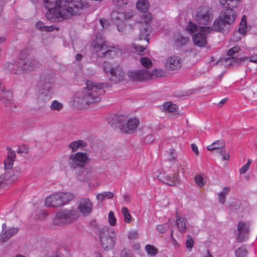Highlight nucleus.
Returning <instances> with one entry per match:
<instances>
[{
    "mask_svg": "<svg viewBox=\"0 0 257 257\" xmlns=\"http://www.w3.org/2000/svg\"><path fill=\"white\" fill-rule=\"evenodd\" d=\"M105 84L96 83L90 80L86 82V87L83 93L75 98L74 102L77 106L82 108L90 103L100 101L101 96L105 93Z\"/></svg>",
    "mask_w": 257,
    "mask_h": 257,
    "instance_id": "obj_1",
    "label": "nucleus"
},
{
    "mask_svg": "<svg viewBox=\"0 0 257 257\" xmlns=\"http://www.w3.org/2000/svg\"><path fill=\"white\" fill-rule=\"evenodd\" d=\"M65 4L62 7L57 22L70 19L73 17L81 15L84 9L88 7V4L83 0H65Z\"/></svg>",
    "mask_w": 257,
    "mask_h": 257,
    "instance_id": "obj_2",
    "label": "nucleus"
},
{
    "mask_svg": "<svg viewBox=\"0 0 257 257\" xmlns=\"http://www.w3.org/2000/svg\"><path fill=\"white\" fill-rule=\"evenodd\" d=\"M110 124L113 127H118L122 133L132 134L139 125V120L135 117L126 119L123 115H115L111 118Z\"/></svg>",
    "mask_w": 257,
    "mask_h": 257,
    "instance_id": "obj_3",
    "label": "nucleus"
},
{
    "mask_svg": "<svg viewBox=\"0 0 257 257\" xmlns=\"http://www.w3.org/2000/svg\"><path fill=\"white\" fill-rule=\"evenodd\" d=\"M236 16L234 11L222 12L218 18L214 22L212 27L211 28V31L222 33L227 32L229 26L235 21Z\"/></svg>",
    "mask_w": 257,
    "mask_h": 257,
    "instance_id": "obj_4",
    "label": "nucleus"
},
{
    "mask_svg": "<svg viewBox=\"0 0 257 257\" xmlns=\"http://www.w3.org/2000/svg\"><path fill=\"white\" fill-rule=\"evenodd\" d=\"M187 30L190 33H195L192 38L193 42L196 45L201 47L206 44V35L211 31L210 27H198L191 22L189 23Z\"/></svg>",
    "mask_w": 257,
    "mask_h": 257,
    "instance_id": "obj_5",
    "label": "nucleus"
},
{
    "mask_svg": "<svg viewBox=\"0 0 257 257\" xmlns=\"http://www.w3.org/2000/svg\"><path fill=\"white\" fill-rule=\"evenodd\" d=\"M99 235L102 247L106 250L112 249L116 241V233L114 229L109 226H104L100 228Z\"/></svg>",
    "mask_w": 257,
    "mask_h": 257,
    "instance_id": "obj_6",
    "label": "nucleus"
},
{
    "mask_svg": "<svg viewBox=\"0 0 257 257\" xmlns=\"http://www.w3.org/2000/svg\"><path fill=\"white\" fill-rule=\"evenodd\" d=\"M80 216L75 209H64L58 212L53 219V223L57 225L70 224L76 221Z\"/></svg>",
    "mask_w": 257,
    "mask_h": 257,
    "instance_id": "obj_7",
    "label": "nucleus"
},
{
    "mask_svg": "<svg viewBox=\"0 0 257 257\" xmlns=\"http://www.w3.org/2000/svg\"><path fill=\"white\" fill-rule=\"evenodd\" d=\"M45 7L48 9L46 13L47 19L52 22H57L62 7L65 4V0H43Z\"/></svg>",
    "mask_w": 257,
    "mask_h": 257,
    "instance_id": "obj_8",
    "label": "nucleus"
},
{
    "mask_svg": "<svg viewBox=\"0 0 257 257\" xmlns=\"http://www.w3.org/2000/svg\"><path fill=\"white\" fill-rule=\"evenodd\" d=\"M74 199L71 193L59 192L52 194L46 199L45 206L48 207H60Z\"/></svg>",
    "mask_w": 257,
    "mask_h": 257,
    "instance_id": "obj_9",
    "label": "nucleus"
},
{
    "mask_svg": "<svg viewBox=\"0 0 257 257\" xmlns=\"http://www.w3.org/2000/svg\"><path fill=\"white\" fill-rule=\"evenodd\" d=\"M94 49L98 57L100 58H112L114 57L120 50L115 47L110 46L105 43H96Z\"/></svg>",
    "mask_w": 257,
    "mask_h": 257,
    "instance_id": "obj_10",
    "label": "nucleus"
},
{
    "mask_svg": "<svg viewBox=\"0 0 257 257\" xmlns=\"http://www.w3.org/2000/svg\"><path fill=\"white\" fill-rule=\"evenodd\" d=\"M86 153L77 152L69 156L68 164L71 168H83L90 161Z\"/></svg>",
    "mask_w": 257,
    "mask_h": 257,
    "instance_id": "obj_11",
    "label": "nucleus"
},
{
    "mask_svg": "<svg viewBox=\"0 0 257 257\" xmlns=\"http://www.w3.org/2000/svg\"><path fill=\"white\" fill-rule=\"evenodd\" d=\"M212 19L213 14L210 8L205 6L199 8L196 13V20L199 24L207 25Z\"/></svg>",
    "mask_w": 257,
    "mask_h": 257,
    "instance_id": "obj_12",
    "label": "nucleus"
},
{
    "mask_svg": "<svg viewBox=\"0 0 257 257\" xmlns=\"http://www.w3.org/2000/svg\"><path fill=\"white\" fill-rule=\"evenodd\" d=\"M39 83L41 87L40 90L41 97H44L48 100L50 99L54 94V85L52 81L50 79L47 80L45 78L41 77Z\"/></svg>",
    "mask_w": 257,
    "mask_h": 257,
    "instance_id": "obj_13",
    "label": "nucleus"
},
{
    "mask_svg": "<svg viewBox=\"0 0 257 257\" xmlns=\"http://www.w3.org/2000/svg\"><path fill=\"white\" fill-rule=\"evenodd\" d=\"M240 50V48L238 46H235L230 49H229L227 52V55L230 56V57L224 59L222 60H219L217 62V64L223 63L224 62H227L228 61H230V65H233L235 63H237L240 64L242 62L245 60L248 59V57H242L239 59L236 58L237 54L238 51Z\"/></svg>",
    "mask_w": 257,
    "mask_h": 257,
    "instance_id": "obj_14",
    "label": "nucleus"
},
{
    "mask_svg": "<svg viewBox=\"0 0 257 257\" xmlns=\"http://www.w3.org/2000/svg\"><path fill=\"white\" fill-rule=\"evenodd\" d=\"M106 73H110V78L114 82H120L123 80L125 73L120 67L111 68L110 67H104Z\"/></svg>",
    "mask_w": 257,
    "mask_h": 257,
    "instance_id": "obj_15",
    "label": "nucleus"
},
{
    "mask_svg": "<svg viewBox=\"0 0 257 257\" xmlns=\"http://www.w3.org/2000/svg\"><path fill=\"white\" fill-rule=\"evenodd\" d=\"M238 235L236 237L237 242H242L246 238L249 232V223L248 222L239 221L237 225Z\"/></svg>",
    "mask_w": 257,
    "mask_h": 257,
    "instance_id": "obj_16",
    "label": "nucleus"
},
{
    "mask_svg": "<svg viewBox=\"0 0 257 257\" xmlns=\"http://www.w3.org/2000/svg\"><path fill=\"white\" fill-rule=\"evenodd\" d=\"M93 204L91 201L87 198H81L78 202L77 208L84 216H87L92 210Z\"/></svg>",
    "mask_w": 257,
    "mask_h": 257,
    "instance_id": "obj_17",
    "label": "nucleus"
},
{
    "mask_svg": "<svg viewBox=\"0 0 257 257\" xmlns=\"http://www.w3.org/2000/svg\"><path fill=\"white\" fill-rule=\"evenodd\" d=\"M127 75L131 79L136 81L146 80L151 77L149 71L147 70L128 71Z\"/></svg>",
    "mask_w": 257,
    "mask_h": 257,
    "instance_id": "obj_18",
    "label": "nucleus"
},
{
    "mask_svg": "<svg viewBox=\"0 0 257 257\" xmlns=\"http://www.w3.org/2000/svg\"><path fill=\"white\" fill-rule=\"evenodd\" d=\"M182 63V61L180 57L172 56L166 60L165 66L168 70H177L181 68Z\"/></svg>",
    "mask_w": 257,
    "mask_h": 257,
    "instance_id": "obj_19",
    "label": "nucleus"
},
{
    "mask_svg": "<svg viewBox=\"0 0 257 257\" xmlns=\"http://www.w3.org/2000/svg\"><path fill=\"white\" fill-rule=\"evenodd\" d=\"M0 100L5 104L6 106L10 109L13 107L16 108V106L13 103V94L9 91L5 89V88H0Z\"/></svg>",
    "mask_w": 257,
    "mask_h": 257,
    "instance_id": "obj_20",
    "label": "nucleus"
},
{
    "mask_svg": "<svg viewBox=\"0 0 257 257\" xmlns=\"http://www.w3.org/2000/svg\"><path fill=\"white\" fill-rule=\"evenodd\" d=\"M21 169L20 168H15L14 169L5 170V172L0 177L2 180H3V183L6 181L10 182L16 180L21 174Z\"/></svg>",
    "mask_w": 257,
    "mask_h": 257,
    "instance_id": "obj_21",
    "label": "nucleus"
},
{
    "mask_svg": "<svg viewBox=\"0 0 257 257\" xmlns=\"http://www.w3.org/2000/svg\"><path fill=\"white\" fill-rule=\"evenodd\" d=\"M25 73L32 71L40 66L39 62L35 59L28 58L22 59Z\"/></svg>",
    "mask_w": 257,
    "mask_h": 257,
    "instance_id": "obj_22",
    "label": "nucleus"
},
{
    "mask_svg": "<svg viewBox=\"0 0 257 257\" xmlns=\"http://www.w3.org/2000/svg\"><path fill=\"white\" fill-rule=\"evenodd\" d=\"M8 68L11 73L15 74H20L22 73H25L23 61L22 59L18 61L9 63L8 64Z\"/></svg>",
    "mask_w": 257,
    "mask_h": 257,
    "instance_id": "obj_23",
    "label": "nucleus"
},
{
    "mask_svg": "<svg viewBox=\"0 0 257 257\" xmlns=\"http://www.w3.org/2000/svg\"><path fill=\"white\" fill-rule=\"evenodd\" d=\"M151 32V26L146 22L142 23L140 27L139 39L145 40L147 44L149 42V36Z\"/></svg>",
    "mask_w": 257,
    "mask_h": 257,
    "instance_id": "obj_24",
    "label": "nucleus"
},
{
    "mask_svg": "<svg viewBox=\"0 0 257 257\" xmlns=\"http://www.w3.org/2000/svg\"><path fill=\"white\" fill-rule=\"evenodd\" d=\"M18 231V228L16 227H12L2 231L0 235V241L2 242L7 241L13 235L17 234Z\"/></svg>",
    "mask_w": 257,
    "mask_h": 257,
    "instance_id": "obj_25",
    "label": "nucleus"
},
{
    "mask_svg": "<svg viewBox=\"0 0 257 257\" xmlns=\"http://www.w3.org/2000/svg\"><path fill=\"white\" fill-rule=\"evenodd\" d=\"M240 0H220V6L226 11H233V10L237 7Z\"/></svg>",
    "mask_w": 257,
    "mask_h": 257,
    "instance_id": "obj_26",
    "label": "nucleus"
},
{
    "mask_svg": "<svg viewBox=\"0 0 257 257\" xmlns=\"http://www.w3.org/2000/svg\"><path fill=\"white\" fill-rule=\"evenodd\" d=\"M176 224L178 228V230L183 233L186 230V226L185 220L187 219L185 218H182L178 211L176 212Z\"/></svg>",
    "mask_w": 257,
    "mask_h": 257,
    "instance_id": "obj_27",
    "label": "nucleus"
},
{
    "mask_svg": "<svg viewBox=\"0 0 257 257\" xmlns=\"http://www.w3.org/2000/svg\"><path fill=\"white\" fill-rule=\"evenodd\" d=\"M207 149L210 152L217 150L218 151L217 152L222 157L223 160H229L230 156L228 153L226 152L225 146L219 147H211V146H207Z\"/></svg>",
    "mask_w": 257,
    "mask_h": 257,
    "instance_id": "obj_28",
    "label": "nucleus"
},
{
    "mask_svg": "<svg viewBox=\"0 0 257 257\" xmlns=\"http://www.w3.org/2000/svg\"><path fill=\"white\" fill-rule=\"evenodd\" d=\"M123 14L121 11H113L111 13V19L116 24L123 22Z\"/></svg>",
    "mask_w": 257,
    "mask_h": 257,
    "instance_id": "obj_29",
    "label": "nucleus"
},
{
    "mask_svg": "<svg viewBox=\"0 0 257 257\" xmlns=\"http://www.w3.org/2000/svg\"><path fill=\"white\" fill-rule=\"evenodd\" d=\"M159 179L164 184H167L169 186L175 185V176L172 178L167 175H160L158 176Z\"/></svg>",
    "mask_w": 257,
    "mask_h": 257,
    "instance_id": "obj_30",
    "label": "nucleus"
},
{
    "mask_svg": "<svg viewBox=\"0 0 257 257\" xmlns=\"http://www.w3.org/2000/svg\"><path fill=\"white\" fill-rule=\"evenodd\" d=\"M86 145V143L82 140H78L73 142L69 144V148H71L72 151H76L77 149L81 147H84Z\"/></svg>",
    "mask_w": 257,
    "mask_h": 257,
    "instance_id": "obj_31",
    "label": "nucleus"
},
{
    "mask_svg": "<svg viewBox=\"0 0 257 257\" xmlns=\"http://www.w3.org/2000/svg\"><path fill=\"white\" fill-rule=\"evenodd\" d=\"M136 7L138 10L145 12L149 7V2L147 0H139L137 3Z\"/></svg>",
    "mask_w": 257,
    "mask_h": 257,
    "instance_id": "obj_32",
    "label": "nucleus"
},
{
    "mask_svg": "<svg viewBox=\"0 0 257 257\" xmlns=\"http://www.w3.org/2000/svg\"><path fill=\"white\" fill-rule=\"evenodd\" d=\"M163 109L166 112H174L177 110L176 105L170 102H167L163 105Z\"/></svg>",
    "mask_w": 257,
    "mask_h": 257,
    "instance_id": "obj_33",
    "label": "nucleus"
},
{
    "mask_svg": "<svg viewBox=\"0 0 257 257\" xmlns=\"http://www.w3.org/2000/svg\"><path fill=\"white\" fill-rule=\"evenodd\" d=\"M63 104L59 102L58 100L53 101L50 106L51 110L58 111H60L63 108Z\"/></svg>",
    "mask_w": 257,
    "mask_h": 257,
    "instance_id": "obj_34",
    "label": "nucleus"
},
{
    "mask_svg": "<svg viewBox=\"0 0 257 257\" xmlns=\"http://www.w3.org/2000/svg\"><path fill=\"white\" fill-rule=\"evenodd\" d=\"M121 213L124 217V220L126 223H130L132 221V215L128 209L123 207L121 209Z\"/></svg>",
    "mask_w": 257,
    "mask_h": 257,
    "instance_id": "obj_35",
    "label": "nucleus"
},
{
    "mask_svg": "<svg viewBox=\"0 0 257 257\" xmlns=\"http://www.w3.org/2000/svg\"><path fill=\"white\" fill-rule=\"evenodd\" d=\"M145 249L147 253L151 256H155L158 253V249L152 245H146Z\"/></svg>",
    "mask_w": 257,
    "mask_h": 257,
    "instance_id": "obj_36",
    "label": "nucleus"
},
{
    "mask_svg": "<svg viewBox=\"0 0 257 257\" xmlns=\"http://www.w3.org/2000/svg\"><path fill=\"white\" fill-rule=\"evenodd\" d=\"M230 191L228 187H225L223 188V191L218 194L219 201L221 203H224L225 200V196L227 195Z\"/></svg>",
    "mask_w": 257,
    "mask_h": 257,
    "instance_id": "obj_37",
    "label": "nucleus"
},
{
    "mask_svg": "<svg viewBox=\"0 0 257 257\" xmlns=\"http://www.w3.org/2000/svg\"><path fill=\"white\" fill-rule=\"evenodd\" d=\"M29 151V148L27 145L23 144L21 146H19L17 150V152L23 156L24 155L27 154Z\"/></svg>",
    "mask_w": 257,
    "mask_h": 257,
    "instance_id": "obj_38",
    "label": "nucleus"
},
{
    "mask_svg": "<svg viewBox=\"0 0 257 257\" xmlns=\"http://www.w3.org/2000/svg\"><path fill=\"white\" fill-rule=\"evenodd\" d=\"M149 73L151 77L149 79H153L154 77H160L164 75V72L161 69H155L152 72L149 71Z\"/></svg>",
    "mask_w": 257,
    "mask_h": 257,
    "instance_id": "obj_39",
    "label": "nucleus"
},
{
    "mask_svg": "<svg viewBox=\"0 0 257 257\" xmlns=\"http://www.w3.org/2000/svg\"><path fill=\"white\" fill-rule=\"evenodd\" d=\"M247 250L244 247H240L235 251L236 257H245L247 254Z\"/></svg>",
    "mask_w": 257,
    "mask_h": 257,
    "instance_id": "obj_40",
    "label": "nucleus"
},
{
    "mask_svg": "<svg viewBox=\"0 0 257 257\" xmlns=\"http://www.w3.org/2000/svg\"><path fill=\"white\" fill-rule=\"evenodd\" d=\"M141 63L143 66L148 68L152 65L151 60L147 57H142L141 59Z\"/></svg>",
    "mask_w": 257,
    "mask_h": 257,
    "instance_id": "obj_41",
    "label": "nucleus"
},
{
    "mask_svg": "<svg viewBox=\"0 0 257 257\" xmlns=\"http://www.w3.org/2000/svg\"><path fill=\"white\" fill-rule=\"evenodd\" d=\"M195 181L199 187L203 186L206 182L203 178L200 175L195 176Z\"/></svg>",
    "mask_w": 257,
    "mask_h": 257,
    "instance_id": "obj_42",
    "label": "nucleus"
},
{
    "mask_svg": "<svg viewBox=\"0 0 257 257\" xmlns=\"http://www.w3.org/2000/svg\"><path fill=\"white\" fill-rule=\"evenodd\" d=\"M123 17H122L123 21L130 19L134 16L133 11L131 10H128L122 12Z\"/></svg>",
    "mask_w": 257,
    "mask_h": 257,
    "instance_id": "obj_43",
    "label": "nucleus"
},
{
    "mask_svg": "<svg viewBox=\"0 0 257 257\" xmlns=\"http://www.w3.org/2000/svg\"><path fill=\"white\" fill-rule=\"evenodd\" d=\"M247 30L246 23H243V22H240L238 29V32L240 34L244 36Z\"/></svg>",
    "mask_w": 257,
    "mask_h": 257,
    "instance_id": "obj_44",
    "label": "nucleus"
},
{
    "mask_svg": "<svg viewBox=\"0 0 257 257\" xmlns=\"http://www.w3.org/2000/svg\"><path fill=\"white\" fill-rule=\"evenodd\" d=\"M108 222L110 225L114 226L116 225V219L114 217V213L112 211H110L108 214Z\"/></svg>",
    "mask_w": 257,
    "mask_h": 257,
    "instance_id": "obj_45",
    "label": "nucleus"
},
{
    "mask_svg": "<svg viewBox=\"0 0 257 257\" xmlns=\"http://www.w3.org/2000/svg\"><path fill=\"white\" fill-rule=\"evenodd\" d=\"M169 228V223H164L163 224L159 225L157 226L158 230L161 233H164L168 230Z\"/></svg>",
    "mask_w": 257,
    "mask_h": 257,
    "instance_id": "obj_46",
    "label": "nucleus"
},
{
    "mask_svg": "<svg viewBox=\"0 0 257 257\" xmlns=\"http://www.w3.org/2000/svg\"><path fill=\"white\" fill-rule=\"evenodd\" d=\"M251 160H250V159H248L247 160V162L240 169V170H239V173L241 174H244L247 171V170L249 168V165L250 164H251Z\"/></svg>",
    "mask_w": 257,
    "mask_h": 257,
    "instance_id": "obj_47",
    "label": "nucleus"
},
{
    "mask_svg": "<svg viewBox=\"0 0 257 257\" xmlns=\"http://www.w3.org/2000/svg\"><path fill=\"white\" fill-rule=\"evenodd\" d=\"M194 245V241L192 238V237L188 234L187 235V241L186 242V246L188 248H192Z\"/></svg>",
    "mask_w": 257,
    "mask_h": 257,
    "instance_id": "obj_48",
    "label": "nucleus"
},
{
    "mask_svg": "<svg viewBox=\"0 0 257 257\" xmlns=\"http://www.w3.org/2000/svg\"><path fill=\"white\" fill-rule=\"evenodd\" d=\"M121 257H133L131 250L128 248L123 249L120 253Z\"/></svg>",
    "mask_w": 257,
    "mask_h": 257,
    "instance_id": "obj_49",
    "label": "nucleus"
},
{
    "mask_svg": "<svg viewBox=\"0 0 257 257\" xmlns=\"http://www.w3.org/2000/svg\"><path fill=\"white\" fill-rule=\"evenodd\" d=\"M7 149L8 151L7 159H10L15 161L16 159L15 152L12 150L10 147H7Z\"/></svg>",
    "mask_w": 257,
    "mask_h": 257,
    "instance_id": "obj_50",
    "label": "nucleus"
},
{
    "mask_svg": "<svg viewBox=\"0 0 257 257\" xmlns=\"http://www.w3.org/2000/svg\"><path fill=\"white\" fill-rule=\"evenodd\" d=\"M14 161H15L13 160L7 158L4 162L6 169H12V167L13 165Z\"/></svg>",
    "mask_w": 257,
    "mask_h": 257,
    "instance_id": "obj_51",
    "label": "nucleus"
},
{
    "mask_svg": "<svg viewBox=\"0 0 257 257\" xmlns=\"http://www.w3.org/2000/svg\"><path fill=\"white\" fill-rule=\"evenodd\" d=\"M112 2L117 7L123 6L127 3V0H112Z\"/></svg>",
    "mask_w": 257,
    "mask_h": 257,
    "instance_id": "obj_52",
    "label": "nucleus"
},
{
    "mask_svg": "<svg viewBox=\"0 0 257 257\" xmlns=\"http://www.w3.org/2000/svg\"><path fill=\"white\" fill-rule=\"evenodd\" d=\"M134 48L139 53V54H141V53L143 52L146 49V46H144L142 45H133Z\"/></svg>",
    "mask_w": 257,
    "mask_h": 257,
    "instance_id": "obj_53",
    "label": "nucleus"
},
{
    "mask_svg": "<svg viewBox=\"0 0 257 257\" xmlns=\"http://www.w3.org/2000/svg\"><path fill=\"white\" fill-rule=\"evenodd\" d=\"M117 30L119 32L123 33L125 30V25L122 23L121 22L120 24H116Z\"/></svg>",
    "mask_w": 257,
    "mask_h": 257,
    "instance_id": "obj_54",
    "label": "nucleus"
},
{
    "mask_svg": "<svg viewBox=\"0 0 257 257\" xmlns=\"http://www.w3.org/2000/svg\"><path fill=\"white\" fill-rule=\"evenodd\" d=\"M216 145H219V147H223V146H225L224 142L222 140H217L215 142H214L211 145H210L209 146H214Z\"/></svg>",
    "mask_w": 257,
    "mask_h": 257,
    "instance_id": "obj_55",
    "label": "nucleus"
},
{
    "mask_svg": "<svg viewBox=\"0 0 257 257\" xmlns=\"http://www.w3.org/2000/svg\"><path fill=\"white\" fill-rule=\"evenodd\" d=\"M154 141V137L152 135H148L145 138V142L147 144H149Z\"/></svg>",
    "mask_w": 257,
    "mask_h": 257,
    "instance_id": "obj_56",
    "label": "nucleus"
},
{
    "mask_svg": "<svg viewBox=\"0 0 257 257\" xmlns=\"http://www.w3.org/2000/svg\"><path fill=\"white\" fill-rule=\"evenodd\" d=\"M138 234L137 231H133L130 232L128 237L131 239H135L137 238Z\"/></svg>",
    "mask_w": 257,
    "mask_h": 257,
    "instance_id": "obj_57",
    "label": "nucleus"
},
{
    "mask_svg": "<svg viewBox=\"0 0 257 257\" xmlns=\"http://www.w3.org/2000/svg\"><path fill=\"white\" fill-rule=\"evenodd\" d=\"M104 199H111L113 197L114 194L111 192H105L103 193Z\"/></svg>",
    "mask_w": 257,
    "mask_h": 257,
    "instance_id": "obj_58",
    "label": "nucleus"
},
{
    "mask_svg": "<svg viewBox=\"0 0 257 257\" xmlns=\"http://www.w3.org/2000/svg\"><path fill=\"white\" fill-rule=\"evenodd\" d=\"M238 35H240L238 32H235L233 34V37H232V40L234 41H238L239 40L241 39L240 36H238Z\"/></svg>",
    "mask_w": 257,
    "mask_h": 257,
    "instance_id": "obj_59",
    "label": "nucleus"
},
{
    "mask_svg": "<svg viewBox=\"0 0 257 257\" xmlns=\"http://www.w3.org/2000/svg\"><path fill=\"white\" fill-rule=\"evenodd\" d=\"M100 22L103 29L107 28L108 25V22L106 20L100 19Z\"/></svg>",
    "mask_w": 257,
    "mask_h": 257,
    "instance_id": "obj_60",
    "label": "nucleus"
},
{
    "mask_svg": "<svg viewBox=\"0 0 257 257\" xmlns=\"http://www.w3.org/2000/svg\"><path fill=\"white\" fill-rule=\"evenodd\" d=\"M191 149H192V151L195 153L196 155H199V152L198 147L196 145H195V144H191Z\"/></svg>",
    "mask_w": 257,
    "mask_h": 257,
    "instance_id": "obj_61",
    "label": "nucleus"
},
{
    "mask_svg": "<svg viewBox=\"0 0 257 257\" xmlns=\"http://www.w3.org/2000/svg\"><path fill=\"white\" fill-rule=\"evenodd\" d=\"M36 27L37 29L39 30H43V29L45 28L44 24L43 22H38L36 24Z\"/></svg>",
    "mask_w": 257,
    "mask_h": 257,
    "instance_id": "obj_62",
    "label": "nucleus"
},
{
    "mask_svg": "<svg viewBox=\"0 0 257 257\" xmlns=\"http://www.w3.org/2000/svg\"><path fill=\"white\" fill-rule=\"evenodd\" d=\"M249 61L257 63V52L250 56Z\"/></svg>",
    "mask_w": 257,
    "mask_h": 257,
    "instance_id": "obj_63",
    "label": "nucleus"
},
{
    "mask_svg": "<svg viewBox=\"0 0 257 257\" xmlns=\"http://www.w3.org/2000/svg\"><path fill=\"white\" fill-rule=\"evenodd\" d=\"M96 198L98 200H99L100 201H102L104 199H105L103 193L98 194L96 195Z\"/></svg>",
    "mask_w": 257,
    "mask_h": 257,
    "instance_id": "obj_64",
    "label": "nucleus"
}]
</instances>
